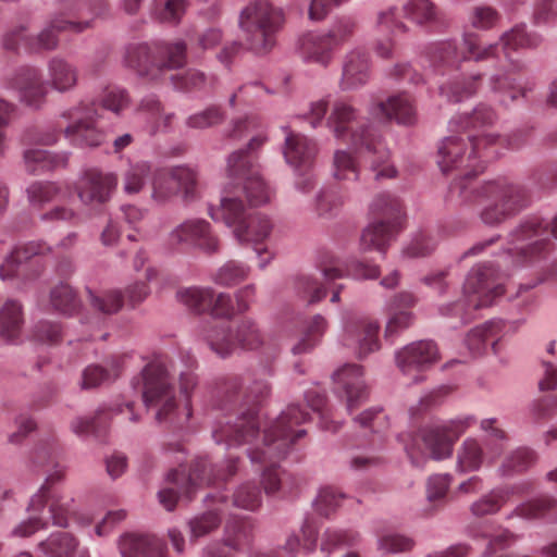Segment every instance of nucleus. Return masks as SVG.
Instances as JSON below:
<instances>
[{
    "label": "nucleus",
    "mask_w": 557,
    "mask_h": 557,
    "mask_svg": "<svg viewBox=\"0 0 557 557\" xmlns=\"http://www.w3.org/2000/svg\"><path fill=\"white\" fill-rule=\"evenodd\" d=\"M497 143L498 138L492 135L480 137L468 134L466 138L450 135L438 147L437 163L442 172L465 171L463 176L453 183L450 193L458 194L467 203H483L480 219L490 226L499 225L513 218L531 201L530 191L524 185L506 177L485 182L480 186L474 184L473 177L482 171V163L498 156L496 150L490 151Z\"/></svg>",
    "instance_id": "obj_1"
},
{
    "label": "nucleus",
    "mask_w": 557,
    "mask_h": 557,
    "mask_svg": "<svg viewBox=\"0 0 557 557\" xmlns=\"http://www.w3.org/2000/svg\"><path fill=\"white\" fill-rule=\"evenodd\" d=\"M267 141L257 134L251 137L246 149H239L227 159L230 182L224 189L220 206H210L208 213L214 221H222L232 228L235 238L242 244L258 245L269 238L273 223L261 213H249L242 196L250 207L270 201L271 191L262 178L255 152Z\"/></svg>",
    "instance_id": "obj_2"
},
{
    "label": "nucleus",
    "mask_w": 557,
    "mask_h": 557,
    "mask_svg": "<svg viewBox=\"0 0 557 557\" xmlns=\"http://www.w3.org/2000/svg\"><path fill=\"white\" fill-rule=\"evenodd\" d=\"M269 392L270 386L264 380H256L243 388L240 377H224L218 387L219 407L222 410L237 409L238 413L234 421L227 419L218 423L212 431L214 441L230 447L251 444L259 435L257 405Z\"/></svg>",
    "instance_id": "obj_3"
},
{
    "label": "nucleus",
    "mask_w": 557,
    "mask_h": 557,
    "mask_svg": "<svg viewBox=\"0 0 557 557\" xmlns=\"http://www.w3.org/2000/svg\"><path fill=\"white\" fill-rule=\"evenodd\" d=\"M190 374H182L181 388L185 398L177 404L173 384L170 380L165 362L156 358L149 362L133 380L134 388H139L147 409H154V419L160 424H166L173 430H183L188 425L193 414L189 389L195 386Z\"/></svg>",
    "instance_id": "obj_4"
},
{
    "label": "nucleus",
    "mask_w": 557,
    "mask_h": 557,
    "mask_svg": "<svg viewBox=\"0 0 557 557\" xmlns=\"http://www.w3.org/2000/svg\"><path fill=\"white\" fill-rule=\"evenodd\" d=\"M310 414L298 405H289L269 426L263 430L262 446L248 450V456L257 471H261V487H280L285 483L277 467L292 445L305 436L304 429L296 426L307 422Z\"/></svg>",
    "instance_id": "obj_5"
},
{
    "label": "nucleus",
    "mask_w": 557,
    "mask_h": 557,
    "mask_svg": "<svg viewBox=\"0 0 557 557\" xmlns=\"http://www.w3.org/2000/svg\"><path fill=\"white\" fill-rule=\"evenodd\" d=\"M327 126L334 136L350 144L356 150H366L373 154L371 171L376 181L393 178L397 171L389 162V152L377 132L369 125L359 123L357 110L345 101H336L327 119Z\"/></svg>",
    "instance_id": "obj_6"
},
{
    "label": "nucleus",
    "mask_w": 557,
    "mask_h": 557,
    "mask_svg": "<svg viewBox=\"0 0 557 557\" xmlns=\"http://www.w3.org/2000/svg\"><path fill=\"white\" fill-rule=\"evenodd\" d=\"M557 238V215L547 221L541 216H528L509 234V245L504 257V265L512 269L532 267L546 260L554 250L550 237Z\"/></svg>",
    "instance_id": "obj_7"
},
{
    "label": "nucleus",
    "mask_w": 557,
    "mask_h": 557,
    "mask_svg": "<svg viewBox=\"0 0 557 557\" xmlns=\"http://www.w3.org/2000/svg\"><path fill=\"white\" fill-rule=\"evenodd\" d=\"M509 270L498 273L492 263H482L472 268L465 285V300L447 305L441 308L443 315H459L463 323L472 317V311L488 307L493 301L505 293V278Z\"/></svg>",
    "instance_id": "obj_8"
},
{
    "label": "nucleus",
    "mask_w": 557,
    "mask_h": 557,
    "mask_svg": "<svg viewBox=\"0 0 557 557\" xmlns=\"http://www.w3.org/2000/svg\"><path fill=\"white\" fill-rule=\"evenodd\" d=\"M370 214L373 221L361 233L360 249L386 253L391 242L404 227L403 203L391 194H379L370 205Z\"/></svg>",
    "instance_id": "obj_9"
},
{
    "label": "nucleus",
    "mask_w": 557,
    "mask_h": 557,
    "mask_svg": "<svg viewBox=\"0 0 557 557\" xmlns=\"http://www.w3.org/2000/svg\"><path fill=\"white\" fill-rule=\"evenodd\" d=\"M283 22V11L269 0H255L247 5L240 15V27L247 49L256 54L270 52Z\"/></svg>",
    "instance_id": "obj_10"
},
{
    "label": "nucleus",
    "mask_w": 557,
    "mask_h": 557,
    "mask_svg": "<svg viewBox=\"0 0 557 557\" xmlns=\"http://www.w3.org/2000/svg\"><path fill=\"white\" fill-rule=\"evenodd\" d=\"M125 63L140 76L154 79L163 70L178 69L186 63V45L183 41L132 44L126 48Z\"/></svg>",
    "instance_id": "obj_11"
},
{
    "label": "nucleus",
    "mask_w": 557,
    "mask_h": 557,
    "mask_svg": "<svg viewBox=\"0 0 557 557\" xmlns=\"http://www.w3.org/2000/svg\"><path fill=\"white\" fill-rule=\"evenodd\" d=\"M205 338L221 357L232 355L237 348L256 350L264 344L263 332L256 321L248 318L216 323L206 332Z\"/></svg>",
    "instance_id": "obj_12"
},
{
    "label": "nucleus",
    "mask_w": 557,
    "mask_h": 557,
    "mask_svg": "<svg viewBox=\"0 0 557 557\" xmlns=\"http://www.w3.org/2000/svg\"><path fill=\"white\" fill-rule=\"evenodd\" d=\"M58 490H38L30 498L27 510L34 515L29 519L18 523L13 530L12 535L16 537H29L39 530L47 527L48 517L53 524L66 527L70 516L74 512L70 500H63L58 495Z\"/></svg>",
    "instance_id": "obj_13"
},
{
    "label": "nucleus",
    "mask_w": 557,
    "mask_h": 557,
    "mask_svg": "<svg viewBox=\"0 0 557 557\" xmlns=\"http://www.w3.org/2000/svg\"><path fill=\"white\" fill-rule=\"evenodd\" d=\"M89 28L88 21L65 20L61 13L55 14L48 25L37 35L30 36L27 27L21 25L3 35L2 46L7 51L15 52L21 46L30 51L53 50L59 44L58 34L62 32L83 33Z\"/></svg>",
    "instance_id": "obj_14"
},
{
    "label": "nucleus",
    "mask_w": 557,
    "mask_h": 557,
    "mask_svg": "<svg viewBox=\"0 0 557 557\" xmlns=\"http://www.w3.org/2000/svg\"><path fill=\"white\" fill-rule=\"evenodd\" d=\"M151 197L157 202H165L182 194L185 201L198 197V172L187 165L159 169L153 172Z\"/></svg>",
    "instance_id": "obj_15"
},
{
    "label": "nucleus",
    "mask_w": 557,
    "mask_h": 557,
    "mask_svg": "<svg viewBox=\"0 0 557 557\" xmlns=\"http://www.w3.org/2000/svg\"><path fill=\"white\" fill-rule=\"evenodd\" d=\"M354 33V23L341 21L327 33H308L300 38L299 53L305 62L317 63L326 67L334 51Z\"/></svg>",
    "instance_id": "obj_16"
},
{
    "label": "nucleus",
    "mask_w": 557,
    "mask_h": 557,
    "mask_svg": "<svg viewBox=\"0 0 557 557\" xmlns=\"http://www.w3.org/2000/svg\"><path fill=\"white\" fill-rule=\"evenodd\" d=\"M498 44L481 45L476 33L467 32L462 36V47L453 41L435 44L430 50V60L434 65L454 66L462 61H484L496 55Z\"/></svg>",
    "instance_id": "obj_17"
},
{
    "label": "nucleus",
    "mask_w": 557,
    "mask_h": 557,
    "mask_svg": "<svg viewBox=\"0 0 557 557\" xmlns=\"http://www.w3.org/2000/svg\"><path fill=\"white\" fill-rule=\"evenodd\" d=\"M237 459L230 458L225 465L215 469L207 458L196 460L188 472L182 465L171 469L165 475V482L177 487H201L215 483H227L237 471Z\"/></svg>",
    "instance_id": "obj_18"
},
{
    "label": "nucleus",
    "mask_w": 557,
    "mask_h": 557,
    "mask_svg": "<svg viewBox=\"0 0 557 557\" xmlns=\"http://www.w3.org/2000/svg\"><path fill=\"white\" fill-rule=\"evenodd\" d=\"M473 416H462L441 423H432L423 428L421 438L434 459H444L453 454L456 441L474 423Z\"/></svg>",
    "instance_id": "obj_19"
},
{
    "label": "nucleus",
    "mask_w": 557,
    "mask_h": 557,
    "mask_svg": "<svg viewBox=\"0 0 557 557\" xmlns=\"http://www.w3.org/2000/svg\"><path fill=\"white\" fill-rule=\"evenodd\" d=\"M66 120L74 122L65 127L64 136L78 147H98L106 138L102 131L97 127L99 117L95 103L81 102L62 113Z\"/></svg>",
    "instance_id": "obj_20"
},
{
    "label": "nucleus",
    "mask_w": 557,
    "mask_h": 557,
    "mask_svg": "<svg viewBox=\"0 0 557 557\" xmlns=\"http://www.w3.org/2000/svg\"><path fill=\"white\" fill-rule=\"evenodd\" d=\"M497 116L492 108L480 104L478 106L471 114L454 117L449 121V131L450 132H465L472 135L478 136H486L485 133H480L486 126H491L495 123ZM529 132L525 129H518L513 132L507 138H502L497 135L495 137L498 138L497 145H494L490 151L496 150L499 153L498 148L503 147L506 143V146L511 149H518L521 147L528 137ZM494 136V134H491Z\"/></svg>",
    "instance_id": "obj_21"
},
{
    "label": "nucleus",
    "mask_w": 557,
    "mask_h": 557,
    "mask_svg": "<svg viewBox=\"0 0 557 557\" xmlns=\"http://www.w3.org/2000/svg\"><path fill=\"white\" fill-rule=\"evenodd\" d=\"M158 274L159 272L157 269L148 267L145 272L146 282L139 281L127 286L124 294L120 289H112L98 296L91 290H88L89 301L95 309L104 314L117 312L124 305L125 300L131 307H135L144 301L149 295V287L147 283L156 280Z\"/></svg>",
    "instance_id": "obj_22"
},
{
    "label": "nucleus",
    "mask_w": 557,
    "mask_h": 557,
    "mask_svg": "<svg viewBox=\"0 0 557 557\" xmlns=\"http://www.w3.org/2000/svg\"><path fill=\"white\" fill-rule=\"evenodd\" d=\"M117 185V176L96 168L85 170L75 184L78 199L85 206H100L108 202Z\"/></svg>",
    "instance_id": "obj_23"
},
{
    "label": "nucleus",
    "mask_w": 557,
    "mask_h": 557,
    "mask_svg": "<svg viewBox=\"0 0 557 557\" xmlns=\"http://www.w3.org/2000/svg\"><path fill=\"white\" fill-rule=\"evenodd\" d=\"M379 330L380 324L370 318L350 317L344 324L343 345L363 358L380 349Z\"/></svg>",
    "instance_id": "obj_24"
},
{
    "label": "nucleus",
    "mask_w": 557,
    "mask_h": 557,
    "mask_svg": "<svg viewBox=\"0 0 557 557\" xmlns=\"http://www.w3.org/2000/svg\"><path fill=\"white\" fill-rule=\"evenodd\" d=\"M173 244H184L205 253L213 255L220 250V240L210 223L203 219H188L177 225L170 234Z\"/></svg>",
    "instance_id": "obj_25"
},
{
    "label": "nucleus",
    "mask_w": 557,
    "mask_h": 557,
    "mask_svg": "<svg viewBox=\"0 0 557 557\" xmlns=\"http://www.w3.org/2000/svg\"><path fill=\"white\" fill-rule=\"evenodd\" d=\"M334 383L336 394L350 413L368 399L369 391L361 366L346 364L338 369L334 373Z\"/></svg>",
    "instance_id": "obj_26"
},
{
    "label": "nucleus",
    "mask_w": 557,
    "mask_h": 557,
    "mask_svg": "<svg viewBox=\"0 0 557 557\" xmlns=\"http://www.w3.org/2000/svg\"><path fill=\"white\" fill-rule=\"evenodd\" d=\"M370 113L405 126H412L418 121L416 101L405 91L391 95L384 101L374 102L370 107Z\"/></svg>",
    "instance_id": "obj_27"
},
{
    "label": "nucleus",
    "mask_w": 557,
    "mask_h": 557,
    "mask_svg": "<svg viewBox=\"0 0 557 557\" xmlns=\"http://www.w3.org/2000/svg\"><path fill=\"white\" fill-rule=\"evenodd\" d=\"M438 360V349L431 341H420L396 352V364L404 374L422 372Z\"/></svg>",
    "instance_id": "obj_28"
},
{
    "label": "nucleus",
    "mask_w": 557,
    "mask_h": 557,
    "mask_svg": "<svg viewBox=\"0 0 557 557\" xmlns=\"http://www.w3.org/2000/svg\"><path fill=\"white\" fill-rule=\"evenodd\" d=\"M317 267L327 281L342 277H352L356 280L376 278L380 275V268L377 265L360 261L350 262L345 268H342L339 260L329 251L320 252Z\"/></svg>",
    "instance_id": "obj_29"
},
{
    "label": "nucleus",
    "mask_w": 557,
    "mask_h": 557,
    "mask_svg": "<svg viewBox=\"0 0 557 557\" xmlns=\"http://www.w3.org/2000/svg\"><path fill=\"white\" fill-rule=\"evenodd\" d=\"M522 70V65L513 64L510 71L491 77V89L500 104L508 106L532 90L533 84L523 81Z\"/></svg>",
    "instance_id": "obj_30"
},
{
    "label": "nucleus",
    "mask_w": 557,
    "mask_h": 557,
    "mask_svg": "<svg viewBox=\"0 0 557 557\" xmlns=\"http://www.w3.org/2000/svg\"><path fill=\"white\" fill-rule=\"evenodd\" d=\"M119 548L123 557H170L165 543L151 534H125Z\"/></svg>",
    "instance_id": "obj_31"
},
{
    "label": "nucleus",
    "mask_w": 557,
    "mask_h": 557,
    "mask_svg": "<svg viewBox=\"0 0 557 557\" xmlns=\"http://www.w3.org/2000/svg\"><path fill=\"white\" fill-rule=\"evenodd\" d=\"M12 85L20 92L21 100L29 107H40L47 96L40 72L35 67H23L14 77Z\"/></svg>",
    "instance_id": "obj_32"
},
{
    "label": "nucleus",
    "mask_w": 557,
    "mask_h": 557,
    "mask_svg": "<svg viewBox=\"0 0 557 557\" xmlns=\"http://www.w3.org/2000/svg\"><path fill=\"white\" fill-rule=\"evenodd\" d=\"M370 77V59L363 50H354L346 55L341 78L342 90H354L363 86Z\"/></svg>",
    "instance_id": "obj_33"
},
{
    "label": "nucleus",
    "mask_w": 557,
    "mask_h": 557,
    "mask_svg": "<svg viewBox=\"0 0 557 557\" xmlns=\"http://www.w3.org/2000/svg\"><path fill=\"white\" fill-rule=\"evenodd\" d=\"M76 65L64 58L53 57L47 64V85L61 94L72 91L78 84Z\"/></svg>",
    "instance_id": "obj_34"
},
{
    "label": "nucleus",
    "mask_w": 557,
    "mask_h": 557,
    "mask_svg": "<svg viewBox=\"0 0 557 557\" xmlns=\"http://www.w3.org/2000/svg\"><path fill=\"white\" fill-rule=\"evenodd\" d=\"M317 154V145L305 135L288 132L285 138L284 157L287 163L298 169L309 168Z\"/></svg>",
    "instance_id": "obj_35"
},
{
    "label": "nucleus",
    "mask_w": 557,
    "mask_h": 557,
    "mask_svg": "<svg viewBox=\"0 0 557 557\" xmlns=\"http://www.w3.org/2000/svg\"><path fill=\"white\" fill-rule=\"evenodd\" d=\"M414 301V297L410 293H401L394 297L389 305L391 317L384 332V337L387 341L392 342L399 332L411 325L412 315L407 309L412 307Z\"/></svg>",
    "instance_id": "obj_36"
},
{
    "label": "nucleus",
    "mask_w": 557,
    "mask_h": 557,
    "mask_svg": "<svg viewBox=\"0 0 557 557\" xmlns=\"http://www.w3.org/2000/svg\"><path fill=\"white\" fill-rule=\"evenodd\" d=\"M51 247L45 242H29L17 246L0 264V277L2 280L12 278L17 275L18 268L29 259L36 256L47 255Z\"/></svg>",
    "instance_id": "obj_37"
},
{
    "label": "nucleus",
    "mask_w": 557,
    "mask_h": 557,
    "mask_svg": "<svg viewBox=\"0 0 557 557\" xmlns=\"http://www.w3.org/2000/svg\"><path fill=\"white\" fill-rule=\"evenodd\" d=\"M125 356H114L106 366L90 364L82 373L81 386L84 389L95 388L102 383L115 380L122 372Z\"/></svg>",
    "instance_id": "obj_38"
},
{
    "label": "nucleus",
    "mask_w": 557,
    "mask_h": 557,
    "mask_svg": "<svg viewBox=\"0 0 557 557\" xmlns=\"http://www.w3.org/2000/svg\"><path fill=\"white\" fill-rule=\"evenodd\" d=\"M126 410L129 413V421L137 422L138 417L133 411V404H126L125 407L119 406L115 409L99 410L94 418H77L75 419L71 428L77 435H98L106 428L109 418L114 413H123Z\"/></svg>",
    "instance_id": "obj_39"
},
{
    "label": "nucleus",
    "mask_w": 557,
    "mask_h": 557,
    "mask_svg": "<svg viewBox=\"0 0 557 557\" xmlns=\"http://www.w3.org/2000/svg\"><path fill=\"white\" fill-rule=\"evenodd\" d=\"M103 0H64L59 12L65 20L88 21L89 28L92 21L104 11Z\"/></svg>",
    "instance_id": "obj_40"
},
{
    "label": "nucleus",
    "mask_w": 557,
    "mask_h": 557,
    "mask_svg": "<svg viewBox=\"0 0 557 557\" xmlns=\"http://www.w3.org/2000/svg\"><path fill=\"white\" fill-rule=\"evenodd\" d=\"M224 541L233 550H242L253 541V523L249 518L236 517L228 519L224 527Z\"/></svg>",
    "instance_id": "obj_41"
},
{
    "label": "nucleus",
    "mask_w": 557,
    "mask_h": 557,
    "mask_svg": "<svg viewBox=\"0 0 557 557\" xmlns=\"http://www.w3.org/2000/svg\"><path fill=\"white\" fill-rule=\"evenodd\" d=\"M69 154L50 153L42 149L30 148L24 152V162L26 170L30 174H39L45 171H51L66 165Z\"/></svg>",
    "instance_id": "obj_42"
},
{
    "label": "nucleus",
    "mask_w": 557,
    "mask_h": 557,
    "mask_svg": "<svg viewBox=\"0 0 557 557\" xmlns=\"http://www.w3.org/2000/svg\"><path fill=\"white\" fill-rule=\"evenodd\" d=\"M230 497L235 507L247 510H255L261 504L260 490H213L206 499L215 504L227 503Z\"/></svg>",
    "instance_id": "obj_43"
},
{
    "label": "nucleus",
    "mask_w": 557,
    "mask_h": 557,
    "mask_svg": "<svg viewBox=\"0 0 557 557\" xmlns=\"http://www.w3.org/2000/svg\"><path fill=\"white\" fill-rule=\"evenodd\" d=\"M536 461V454L534 450L528 447H519L508 453L499 468L498 473L503 478H513L522 474Z\"/></svg>",
    "instance_id": "obj_44"
},
{
    "label": "nucleus",
    "mask_w": 557,
    "mask_h": 557,
    "mask_svg": "<svg viewBox=\"0 0 557 557\" xmlns=\"http://www.w3.org/2000/svg\"><path fill=\"white\" fill-rule=\"evenodd\" d=\"M152 165L148 161L129 162L122 175L123 190L127 195L139 194L153 176Z\"/></svg>",
    "instance_id": "obj_45"
},
{
    "label": "nucleus",
    "mask_w": 557,
    "mask_h": 557,
    "mask_svg": "<svg viewBox=\"0 0 557 557\" xmlns=\"http://www.w3.org/2000/svg\"><path fill=\"white\" fill-rule=\"evenodd\" d=\"M23 323L22 306L14 300L7 301L0 309V337L14 341L20 336Z\"/></svg>",
    "instance_id": "obj_46"
},
{
    "label": "nucleus",
    "mask_w": 557,
    "mask_h": 557,
    "mask_svg": "<svg viewBox=\"0 0 557 557\" xmlns=\"http://www.w3.org/2000/svg\"><path fill=\"white\" fill-rule=\"evenodd\" d=\"M499 41L506 54L510 51H517L527 48H536L540 46L542 38L537 34L527 33L525 25H516L505 32Z\"/></svg>",
    "instance_id": "obj_47"
},
{
    "label": "nucleus",
    "mask_w": 557,
    "mask_h": 557,
    "mask_svg": "<svg viewBox=\"0 0 557 557\" xmlns=\"http://www.w3.org/2000/svg\"><path fill=\"white\" fill-rule=\"evenodd\" d=\"M78 547V541L67 532H55L40 542L39 548L47 557H72Z\"/></svg>",
    "instance_id": "obj_48"
},
{
    "label": "nucleus",
    "mask_w": 557,
    "mask_h": 557,
    "mask_svg": "<svg viewBox=\"0 0 557 557\" xmlns=\"http://www.w3.org/2000/svg\"><path fill=\"white\" fill-rule=\"evenodd\" d=\"M327 329V321L320 314L313 315L306 324L300 341L293 346L294 355L311 351L320 342Z\"/></svg>",
    "instance_id": "obj_49"
},
{
    "label": "nucleus",
    "mask_w": 557,
    "mask_h": 557,
    "mask_svg": "<svg viewBox=\"0 0 557 557\" xmlns=\"http://www.w3.org/2000/svg\"><path fill=\"white\" fill-rule=\"evenodd\" d=\"M213 289L210 287H186L177 292V299L190 310L202 313L208 312L212 305Z\"/></svg>",
    "instance_id": "obj_50"
},
{
    "label": "nucleus",
    "mask_w": 557,
    "mask_h": 557,
    "mask_svg": "<svg viewBox=\"0 0 557 557\" xmlns=\"http://www.w3.org/2000/svg\"><path fill=\"white\" fill-rule=\"evenodd\" d=\"M293 288L295 294L308 304L319 302L326 296V287L309 274L297 275Z\"/></svg>",
    "instance_id": "obj_51"
},
{
    "label": "nucleus",
    "mask_w": 557,
    "mask_h": 557,
    "mask_svg": "<svg viewBox=\"0 0 557 557\" xmlns=\"http://www.w3.org/2000/svg\"><path fill=\"white\" fill-rule=\"evenodd\" d=\"M484 459V453L476 438L468 437L460 445L457 454V465L462 471L478 470Z\"/></svg>",
    "instance_id": "obj_52"
},
{
    "label": "nucleus",
    "mask_w": 557,
    "mask_h": 557,
    "mask_svg": "<svg viewBox=\"0 0 557 557\" xmlns=\"http://www.w3.org/2000/svg\"><path fill=\"white\" fill-rule=\"evenodd\" d=\"M50 304L53 310L65 315L74 314L79 307L76 294L67 284H60L51 289Z\"/></svg>",
    "instance_id": "obj_53"
},
{
    "label": "nucleus",
    "mask_w": 557,
    "mask_h": 557,
    "mask_svg": "<svg viewBox=\"0 0 557 557\" xmlns=\"http://www.w3.org/2000/svg\"><path fill=\"white\" fill-rule=\"evenodd\" d=\"M250 268L237 261H228L222 265L212 276L215 284L232 287L248 277Z\"/></svg>",
    "instance_id": "obj_54"
},
{
    "label": "nucleus",
    "mask_w": 557,
    "mask_h": 557,
    "mask_svg": "<svg viewBox=\"0 0 557 557\" xmlns=\"http://www.w3.org/2000/svg\"><path fill=\"white\" fill-rule=\"evenodd\" d=\"M498 331L499 325L495 322H486L472 329L466 338L469 350L473 354H481L490 342H492L494 347L495 342H493V338Z\"/></svg>",
    "instance_id": "obj_55"
},
{
    "label": "nucleus",
    "mask_w": 557,
    "mask_h": 557,
    "mask_svg": "<svg viewBox=\"0 0 557 557\" xmlns=\"http://www.w3.org/2000/svg\"><path fill=\"white\" fill-rule=\"evenodd\" d=\"M333 175L338 181H355L359 176V166L351 153L336 150L333 157Z\"/></svg>",
    "instance_id": "obj_56"
},
{
    "label": "nucleus",
    "mask_w": 557,
    "mask_h": 557,
    "mask_svg": "<svg viewBox=\"0 0 557 557\" xmlns=\"http://www.w3.org/2000/svg\"><path fill=\"white\" fill-rule=\"evenodd\" d=\"M26 193L29 203L34 208L41 209L55 199L60 187L52 182H34L27 187Z\"/></svg>",
    "instance_id": "obj_57"
},
{
    "label": "nucleus",
    "mask_w": 557,
    "mask_h": 557,
    "mask_svg": "<svg viewBox=\"0 0 557 557\" xmlns=\"http://www.w3.org/2000/svg\"><path fill=\"white\" fill-rule=\"evenodd\" d=\"M139 111L147 114L151 120V132H157L160 127H169L174 117L173 113H162L160 101L153 97L148 96L141 100Z\"/></svg>",
    "instance_id": "obj_58"
},
{
    "label": "nucleus",
    "mask_w": 557,
    "mask_h": 557,
    "mask_svg": "<svg viewBox=\"0 0 557 557\" xmlns=\"http://www.w3.org/2000/svg\"><path fill=\"white\" fill-rule=\"evenodd\" d=\"M405 15L418 24L438 21L440 12L430 0H411L404 7Z\"/></svg>",
    "instance_id": "obj_59"
},
{
    "label": "nucleus",
    "mask_w": 557,
    "mask_h": 557,
    "mask_svg": "<svg viewBox=\"0 0 557 557\" xmlns=\"http://www.w3.org/2000/svg\"><path fill=\"white\" fill-rule=\"evenodd\" d=\"M479 76L469 79H456L441 87V94L448 101L459 102L471 97L476 91Z\"/></svg>",
    "instance_id": "obj_60"
},
{
    "label": "nucleus",
    "mask_w": 557,
    "mask_h": 557,
    "mask_svg": "<svg viewBox=\"0 0 557 557\" xmlns=\"http://www.w3.org/2000/svg\"><path fill=\"white\" fill-rule=\"evenodd\" d=\"M221 516L216 510H208L189 522V530L193 540L206 536L216 530L221 524Z\"/></svg>",
    "instance_id": "obj_61"
},
{
    "label": "nucleus",
    "mask_w": 557,
    "mask_h": 557,
    "mask_svg": "<svg viewBox=\"0 0 557 557\" xmlns=\"http://www.w3.org/2000/svg\"><path fill=\"white\" fill-rule=\"evenodd\" d=\"M344 203L342 195L333 189H322L315 199L314 210L320 218H332Z\"/></svg>",
    "instance_id": "obj_62"
},
{
    "label": "nucleus",
    "mask_w": 557,
    "mask_h": 557,
    "mask_svg": "<svg viewBox=\"0 0 557 557\" xmlns=\"http://www.w3.org/2000/svg\"><path fill=\"white\" fill-rule=\"evenodd\" d=\"M225 113L220 107L211 106L203 111L194 113L186 119V126L194 129H205L222 123Z\"/></svg>",
    "instance_id": "obj_63"
},
{
    "label": "nucleus",
    "mask_w": 557,
    "mask_h": 557,
    "mask_svg": "<svg viewBox=\"0 0 557 557\" xmlns=\"http://www.w3.org/2000/svg\"><path fill=\"white\" fill-rule=\"evenodd\" d=\"M507 493L505 490H491L479 500L473 503L471 510L475 516H485L497 512L505 503Z\"/></svg>",
    "instance_id": "obj_64"
}]
</instances>
